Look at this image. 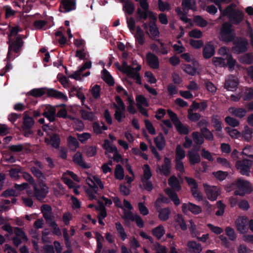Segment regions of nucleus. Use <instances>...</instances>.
Returning a JSON list of instances; mask_svg holds the SVG:
<instances>
[{"instance_id": "1", "label": "nucleus", "mask_w": 253, "mask_h": 253, "mask_svg": "<svg viewBox=\"0 0 253 253\" xmlns=\"http://www.w3.org/2000/svg\"><path fill=\"white\" fill-rule=\"evenodd\" d=\"M29 94L36 98L41 97L46 94L48 97L60 99L64 102H66L68 100V98L65 94L54 88L47 87L34 88L29 91Z\"/></svg>"}, {"instance_id": "2", "label": "nucleus", "mask_w": 253, "mask_h": 253, "mask_svg": "<svg viewBox=\"0 0 253 253\" xmlns=\"http://www.w3.org/2000/svg\"><path fill=\"white\" fill-rule=\"evenodd\" d=\"M167 112L177 131L181 135H187L189 133V126L186 125H183L176 114L172 110L169 109Z\"/></svg>"}, {"instance_id": "3", "label": "nucleus", "mask_w": 253, "mask_h": 253, "mask_svg": "<svg viewBox=\"0 0 253 253\" xmlns=\"http://www.w3.org/2000/svg\"><path fill=\"white\" fill-rule=\"evenodd\" d=\"M219 36L220 40L224 42H233L236 37V35L232 28L231 24L226 22L223 24Z\"/></svg>"}, {"instance_id": "4", "label": "nucleus", "mask_w": 253, "mask_h": 253, "mask_svg": "<svg viewBox=\"0 0 253 253\" xmlns=\"http://www.w3.org/2000/svg\"><path fill=\"white\" fill-rule=\"evenodd\" d=\"M236 185L237 189L234 191L235 195L243 196L246 193H250L252 191L250 182L247 180L239 179L236 181Z\"/></svg>"}, {"instance_id": "5", "label": "nucleus", "mask_w": 253, "mask_h": 253, "mask_svg": "<svg viewBox=\"0 0 253 253\" xmlns=\"http://www.w3.org/2000/svg\"><path fill=\"white\" fill-rule=\"evenodd\" d=\"M233 42V50L237 54L245 52L247 49V46L249 42L247 39L244 38H237L234 39Z\"/></svg>"}, {"instance_id": "6", "label": "nucleus", "mask_w": 253, "mask_h": 253, "mask_svg": "<svg viewBox=\"0 0 253 253\" xmlns=\"http://www.w3.org/2000/svg\"><path fill=\"white\" fill-rule=\"evenodd\" d=\"M22 39L23 36L19 35L16 37L15 40L13 39L8 40L7 42V44H8L9 50H12L16 53H19L24 44V41Z\"/></svg>"}, {"instance_id": "7", "label": "nucleus", "mask_w": 253, "mask_h": 253, "mask_svg": "<svg viewBox=\"0 0 253 253\" xmlns=\"http://www.w3.org/2000/svg\"><path fill=\"white\" fill-rule=\"evenodd\" d=\"M253 161L244 159L242 160L237 161L236 166L238 169L240 170L242 175H249L250 168L252 165Z\"/></svg>"}, {"instance_id": "8", "label": "nucleus", "mask_w": 253, "mask_h": 253, "mask_svg": "<svg viewBox=\"0 0 253 253\" xmlns=\"http://www.w3.org/2000/svg\"><path fill=\"white\" fill-rule=\"evenodd\" d=\"M40 188L37 187L35 184L34 186V195L38 200L45 198L48 192V187L43 181H40L39 183Z\"/></svg>"}, {"instance_id": "9", "label": "nucleus", "mask_w": 253, "mask_h": 253, "mask_svg": "<svg viewBox=\"0 0 253 253\" xmlns=\"http://www.w3.org/2000/svg\"><path fill=\"white\" fill-rule=\"evenodd\" d=\"M204 186L208 199L212 201L216 200L220 195L218 188L216 186H210L207 184H204Z\"/></svg>"}, {"instance_id": "10", "label": "nucleus", "mask_w": 253, "mask_h": 253, "mask_svg": "<svg viewBox=\"0 0 253 253\" xmlns=\"http://www.w3.org/2000/svg\"><path fill=\"white\" fill-rule=\"evenodd\" d=\"M203 56L206 59L211 58L215 54V47L211 42H207L203 48Z\"/></svg>"}, {"instance_id": "11", "label": "nucleus", "mask_w": 253, "mask_h": 253, "mask_svg": "<svg viewBox=\"0 0 253 253\" xmlns=\"http://www.w3.org/2000/svg\"><path fill=\"white\" fill-rule=\"evenodd\" d=\"M182 210L184 213L187 211H191L194 214H198L202 212V208L200 206H197L192 203H183L182 206Z\"/></svg>"}, {"instance_id": "12", "label": "nucleus", "mask_w": 253, "mask_h": 253, "mask_svg": "<svg viewBox=\"0 0 253 253\" xmlns=\"http://www.w3.org/2000/svg\"><path fill=\"white\" fill-rule=\"evenodd\" d=\"M104 147L106 150V154L108 155L109 159L107 164H104L102 165V169L104 173H106L108 172H111V168L108 166V165H111V159L109 154L111 153V142L105 140Z\"/></svg>"}, {"instance_id": "13", "label": "nucleus", "mask_w": 253, "mask_h": 253, "mask_svg": "<svg viewBox=\"0 0 253 253\" xmlns=\"http://www.w3.org/2000/svg\"><path fill=\"white\" fill-rule=\"evenodd\" d=\"M45 142L47 144L49 143L55 149H58L60 145L61 139L58 134L53 133L50 135L49 139L45 138Z\"/></svg>"}, {"instance_id": "14", "label": "nucleus", "mask_w": 253, "mask_h": 253, "mask_svg": "<svg viewBox=\"0 0 253 253\" xmlns=\"http://www.w3.org/2000/svg\"><path fill=\"white\" fill-rule=\"evenodd\" d=\"M171 161L169 158L165 157L164 164L162 165V168L159 167V170L162 175L167 177L170 174Z\"/></svg>"}, {"instance_id": "15", "label": "nucleus", "mask_w": 253, "mask_h": 253, "mask_svg": "<svg viewBox=\"0 0 253 253\" xmlns=\"http://www.w3.org/2000/svg\"><path fill=\"white\" fill-rule=\"evenodd\" d=\"M146 57L147 63L150 67L154 69L159 68V58L156 55L149 52L147 54Z\"/></svg>"}, {"instance_id": "16", "label": "nucleus", "mask_w": 253, "mask_h": 253, "mask_svg": "<svg viewBox=\"0 0 253 253\" xmlns=\"http://www.w3.org/2000/svg\"><path fill=\"white\" fill-rule=\"evenodd\" d=\"M76 0H62L61 5H62L65 12H69L75 10L76 7Z\"/></svg>"}, {"instance_id": "17", "label": "nucleus", "mask_w": 253, "mask_h": 253, "mask_svg": "<svg viewBox=\"0 0 253 253\" xmlns=\"http://www.w3.org/2000/svg\"><path fill=\"white\" fill-rule=\"evenodd\" d=\"M154 143L159 150H163L166 146V140L162 132H160L158 136L154 139Z\"/></svg>"}, {"instance_id": "18", "label": "nucleus", "mask_w": 253, "mask_h": 253, "mask_svg": "<svg viewBox=\"0 0 253 253\" xmlns=\"http://www.w3.org/2000/svg\"><path fill=\"white\" fill-rule=\"evenodd\" d=\"M191 166H195L201 162V157L199 153L189 151L187 155Z\"/></svg>"}, {"instance_id": "19", "label": "nucleus", "mask_w": 253, "mask_h": 253, "mask_svg": "<svg viewBox=\"0 0 253 253\" xmlns=\"http://www.w3.org/2000/svg\"><path fill=\"white\" fill-rule=\"evenodd\" d=\"M47 111H45L42 115L48 119L50 122H53L55 120L56 110L54 108L50 106L46 108Z\"/></svg>"}, {"instance_id": "20", "label": "nucleus", "mask_w": 253, "mask_h": 253, "mask_svg": "<svg viewBox=\"0 0 253 253\" xmlns=\"http://www.w3.org/2000/svg\"><path fill=\"white\" fill-rule=\"evenodd\" d=\"M149 31L152 38H157L159 37L160 32L156 23L154 21L149 22Z\"/></svg>"}, {"instance_id": "21", "label": "nucleus", "mask_w": 253, "mask_h": 253, "mask_svg": "<svg viewBox=\"0 0 253 253\" xmlns=\"http://www.w3.org/2000/svg\"><path fill=\"white\" fill-rule=\"evenodd\" d=\"M151 232L152 235L155 237L157 240H160L164 235L166 231L164 226L160 224L152 229Z\"/></svg>"}, {"instance_id": "22", "label": "nucleus", "mask_w": 253, "mask_h": 253, "mask_svg": "<svg viewBox=\"0 0 253 253\" xmlns=\"http://www.w3.org/2000/svg\"><path fill=\"white\" fill-rule=\"evenodd\" d=\"M211 122L215 130L217 131H221L222 129V122L217 115H213L211 117Z\"/></svg>"}, {"instance_id": "23", "label": "nucleus", "mask_w": 253, "mask_h": 253, "mask_svg": "<svg viewBox=\"0 0 253 253\" xmlns=\"http://www.w3.org/2000/svg\"><path fill=\"white\" fill-rule=\"evenodd\" d=\"M157 211L159 212L158 217L161 220L166 221L169 218L170 211L169 208H160Z\"/></svg>"}, {"instance_id": "24", "label": "nucleus", "mask_w": 253, "mask_h": 253, "mask_svg": "<svg viewBox=\"0 0 253 253\" xmlns=\"http://www.w3.org/2000/svg\"><path fill=\"white\" fill-rule=\"evenodd\" d=\"M188 247L195 253H200L202 251V245L195 241H189L187 243Z\"/></svg>"}, {"instance_id": "25", "label": "nucleus", "mask_w": 253, "mask_h": 253, "mask_svg": "<svg viewBox=\"0 0 253 253\" xmlns=\"http://www.w3.org/2000/svg\"><path fill=\"white\" fill-rule=\"evenodd\" d=\"M135 9V6L133 2L129 0H126L124 3L123 9L125 12L129 15L132 14Z\"/></svg>"}, {"instance_id": "26", "label": "nucleus", "mask_w": 253, "mask_h": 253, "mask_svg": "<svg viewBox=\"0 0 253 253\" xmlns=\"http://www.w3.org/2000/svg\"><path fill=\"white\" fill-rule=\"evenodd\" d=\"M73 160L75 163L77 164L82 167L84 168H87L83 160L82 155L80 152H78L74 155Z\"/></svg>"}, {"instance_id": "27", "label": "nucleus", "mask_w": 253, "mask_h": 253, "mask_svg": "<svg viewBox=\"0 0 253 253\" xmlns=\"http://www.w3.org/2000/svg\"><path fill=\"white\" fill-rule=\"evenodd\" d=\"M238 85V83L235 80H226L224 84V88L227 90L232 91L235 89Z\"/></svg>"}, {"instance_id": "28", "label": "nucleus", "mask_w": 253, "mask_h": 253, "mask_svg": "<svg viewBox=\"0 0 253 253\" xmlns=\"http://www.w3.org/2000/svg\"><path fill=\"white\" fill-rule=\"evenodd\" d=\"M192 109L188 110L187 118L191 122H197L201 118L199 113H194Z\"/></svg>"}, {"instance_id": "29", "label": "nucleus", "mask_w": 253, "mask_h": 253, "mask_svg": "<svg viewBox=\"0 0 253 253\" xmlns=\"http://www.w3.org/2000/svg\"><path fill=\"white\" fill-rule=\"evenodd\" d=\"M114 175L117 179L122 180L124 179L125 176L124 169L121 165L118 164L116 165Z\"/></svg>"}, {"instance_id": "30", "label": "nucleus", "mask_w": 253, "mask_h": 253, "mask_svg": "<svg viewBox=\"0 0 253 253\" xmlns=\"http://www.w3.org/2000/svg\"><path fill=\"white\" fill-rule=\"evenodd\" d=\"M35 124V121L32 117L25 115L23 119V130L25 128H31Z\"/></svg>"}, {"instance_id": "31", "label": "nucleus", "mask_w": 253, "mask_h": 253, "mask_svg": "<svg viewBox=\"0 0 253 253\" xmlns=\"http://www.w3.org/2000/svg\"><path fill=\"white\" fill-rule=\"evenodd\" d=\"M196 2L194 0H182V5L184 11H188L190 9H193Z\"/></svg>"}, {"instance_id": "32", "label": "nucleus", "mask_w": 253, "mask_h": 253, "mask_svg": "<svg viewBox=\"0 0 253 253\" xmlns=\"http://www.w3.org/2000/svg\"><path fill=\"white\" fill-rule=\"evenodd\" d=\"M30 170L32 174L40 181H42L45 179L43 173L38 168L36 167H32Z\"/></svg>"}, {"instance_id": "33", "label": "nucleus", "mask_w": 253, "mask_h": 253, "mask_svg": "<svg viewBox=\"0 0 253 253\" xmlns=\"http://www.w3.org/2000/svg\"><path fill=\"white\" fill-rule=\"evenodd\" d=\"M200 132L203 137L208 141H212L214 139V136L212 132L207 127L203 128L200 129Z\"/></svg>"}, {"instance_id": "34", "label": "nucleus", "mask_w": 253, "mask_h": 253, "mask_svg": "<svg viewBox=\"0 0 253 253\" xmlns=\"http://www.w3.org/2000/svg\"><path fill=\"white\" fill-rule=\"evenodd\" d=\"M232 110L231 112L233 115L240 118H243L247 113L246 110L242 108H230L229 110Z\"/></svg>"}, {"instance_id": "35", "label": "nucleus", "mask_w": 253, "mask_h": 253, "mask_svg": "<svg viewBox=\"0 0 253 253\" xmlns=\"http://www.w3.org/2000/svg\"><path fill=\"white\" fill-rule=\"evenodd\" d=\"M225 232L228 239L231 241H235L237 238V234L234 229L230 226H227Z\"/></svg>"}, {"instance_id": "36", "label": "nucleus", "mask_w": 253, "mask_h": 253, "mask_svg": "<svg viewBox=\"0 0 253 253\" xmlns=\"http://www.w3.org/2000/svg\"><path fill=\"white\" fill-rule=\"evenodd\" d=\"M116 228L119 236L123 241H125L127 238V235L122 224L117 222L116 223Z\"/></svg>"}, {"instance_id": "37", "label": "nucleus", "mask_w": 253, "mask_h": 253, "mask_svg": "<svg viewBox=\"0 0 253 253\" xmlns=\"http://www.w3.org/2000/svg\"><path fill=\"white\" fill-rule=\"evenodd\" d=\"M185 157V151L181 146L178 144L175 149V160H182Z\"/></svg>"}, {"instance_id": "38", "label": "nucleus", "mask_w": 253, "mask_h": 253, "mask_svg": "<svg viewBox=\"0 0 253 253\" xmlns=\"http://www.w3.org/2000/svg\"><path fill=\"white\" fill-rule=\"evenodd\" d=\"M152 177V173L150 168L148 164L144 165V174L141 177V181L150 180Z\"/></svg>"}, {"instance_id": "39", "label": "nucleus", "mask_w": 253, "mask_h": 253, "mask_svg": "<svg viewBox=\"0 0 253 253\" xmlns=\"http://www.w3.org/2000/svg\"><path fill=\"white\" fill-rule=\"evenodd\" d=\"M192 136L194 142L198 145H201L204 142V139L202 134L198 131H194L192 133Z\"/></svg>"}, {"instance_id": "40", "label": "nucleus", "mask_w": 253, "mask_h": 253, "mask_svg": "<svg viewBox=\"0 0 253 253\" xmlns=\"http://www.w3.org/2000/svg\"><path fill=\"white\" fill-rule=\"evenodd\" d=\"M162 202L165 204H169L170 202L169 199L165 197L162 194H160L159 197L156 200L155 203V207L157 210L158 211V209L161 208L160 205V203Z\"/></svg>"}, {"instance_id": "41", "label": "nucleus", "mask_w": 253, "mask_h": 253, "mask_svg": "<svg viewBox=\"0 0 253 253\" xmlns=\"http://www.w3.org/2000/svg\"><path fill=\"white\" fill-rule=\"evenodd\" d=\"M113 152H115V153L113 155V157H112V159H113V160L117 163L121 162L123 164L124 163V160L123 159L121 155L118 153L117 152L116 147L112 145V153Z\"/></svg>"}, {"instance_id": "42", "label": "nucleus", "mask_w": 253, "mask_h": 253, "mask_svg": "<svg viewBox=\"0 0 253 253\" xmlns=\"http://www.w3.org/2000/svg\"><path fill=\"white\" fill-rule=\"evenodd\" d=\"M169 185L173 188L180 189V186L179 183L178 179L174 176H171L168 180Z\"/></svg>"}, {"instance_id": "43", "label": "nucleus", "mask_w": 253, "mask_h": 253, "mask_svg": "<svg viewBox=\"0 0 253 253\" xmlns=\"http://www.w3.org/2000/svg\"><path fill=\"white\" fill-rule=\"evenodd\" d=\"M175 221L180 226V227L182 231H185L187 230V225L181 214H177L176 217L175 218Z\"/></svg>"}, {"instance_id": "44", "label": "nucleus", "mask_w": 253, "mask_h": 253, "mask_svg": "<svg viewBox=\"0 0 253 253\" xmlns=\"http://www.w3.org/2000/svg\"><path fill=\"white\" fill-rule=\"evenodd\" d=\"M181 69L187 74L194 76L196 72V69L190 64H182Z\"/></svg>"}, {"instance_id": "45", "label": "nucleus", "mask_w": 253, "mask_h": 253, "mask_svg": "<svg viewBox=\"0 0 253 253\" xmlns=\"http://www.w3.org/2000/svg\"><path fill=\"white\" fill-rule=\"evenodd\" d=\"M101 78L109 86H111V74L105 68H103L101 71Z\"/></svg>"}, {"instance_id": "46", "label": "nucleus", "mask_w": 253, "mask_h": 253, "mask_svg": "<svg viewBox=\"0 0 253 253\" xmlns=\"http://www.w3.org/2000/svg\"><path fill=\"white\" fill-rule=\"evenodd\" d=\"M148 10L145 11L139 7L138 8L136 11L137 20L139 21L141 19L146 20L148 18Z\"/></svg>"}, {"instance_id": "47", "label": "nucleus", "mask_w": 253, "mask_h": 253, "mask_svg": "<svg viewBox=\"0 0 253 253\" xmlns=\"http://www.w3.org/2000/svg\"><path fill=\"white\" fill-rule=\"evenodd\" d=\"M193 19L196 25L199 27H205L208 25L207 21L200 15L195 16Z\"/></svg>"}, {"instance_id": "48", "label": "nucleus", "mask_w": 253, "mask_h": 253, "mask_svg": "<svg viewBox=\"0 0 253 253\" xmlns=\"http://www.w3.org/2000/svg\"><path fill=\"white\" fill-rule=\"evenodd\" d=\"M136 101L137 102V105H143L145 107H148L149 106V103L146 98L143 95H138L136 97Z\"/></svg>"}, {"instance_id": "49", "label": "nucleus", "mask_w": 253, "mask_h": 253, "mask_svg": "<svg viewBox=\"0 0 253 253\" xmlns=\"http://www.w3.org/2000/svg\"><path fill=\"white\" fill-rule=\"evenodd\" d=\"M16 237H18L22 239L24 242H27L28 238L24 231L19 227H16L14 230Z\"/></svg>"}, {"instance_id": "50", "label": "nucleus", "mask_w": 253, "mask_h": 253, "mask_svg": "<svg viewBox=\"0 0 253 253\" xmlns=\"http://www.w3.org/2000/svg\"><path fill=\"white\" fill-rule=\"evenodd\" d=\"M224 120L228 125L233 127L238 126L240 124L238 120L230 116L226 117Z\"/></svg>"}, {"instance_id": "51", "label": "nucleus", "mask_w": 253, "mask_h": 253, "mask_svg": "<svg viewBox=\"0 0 253 253\" xmlns=\"http://www.w3.org/2000/svg\"><path fill=\"white\" fill-rule=\"evenodd\" d=\"M82 118L85 120L92 121L94 118V115L92 112H89L85 110H81L80 111Z\"/></svg>"}, {"instance_id": "52", "label": "nucleus", "mask_w": 253, "mask_h": 253, "mask_svg": "<svg viewBox=\"0 0 253 253\" xmlns=\"http://www.w3.org/2000/svg\"><path fill=\"white\" fill-rule=\"evenodd\" d=\"M226 59L227 60L226 66H228L229 70H232L235 65L236 60L233 59L232 55L230 54H226Z\"/></svg>"}, {"instance_id": "53", "label": "nucleus", "mask_w": 253, "mask_h": 253, "mask_svg": "<svg viewBox=\"0 0 253 253\" xmlns=\"http://www.w3.org/2000/svg\"><path fill=\"white\" fill-rule=\"evenodd\" d=\"M72 90L73 91H76V96L81 100L83 105L85 99V97L84 93L81 91V88L75 86H72Z\"/></svg>"}, {"instance_id": "54", "label": "nucleus", "mask_w": 253, "mask_h": 253, "mask_svg": "<svg viewBox=\"0 0 253 253\" xmlns=\"http://www.w3.org/2000/svg\"><path fill=\"white\" fill-rule=\"evenodd\" d=\"M158 7L161 11H169L170 9V4L167 1L164 2L162 0H158Z\"/></svg>"}, {"instance_id": "55", "label": "nucleus", "mask_w": 253, "mask_h": 253, "mask_svg": "<svg viewBox=\"0 0 253 253\" xmlns=\"http://www.w3.org/2000/svg\"><path fill=\"white\" fill-rule=\"evenodd\" d=\"M213 64L216 66L225 67L226 66L225 60L222 57H214L212 59Z\"/></svg>"}, {"instance_id": "56", "label": "nucleus", "mask_w": 253, "mask_h": 253, "mask_svg": "<svg viewBox=\"0 0 253 253\" xmlns=\"http://www.w3.org/2000/svg\"><path fill=\"white\" fill-rule=\"evenodd\" d=\"M114 116L115 119L119 123L122 121V119L126 117L125 110H123L122 109H116Z\"/></svg>"}, {"instance_id": "57", "label": "nucleus", "mask_w": 253, "mask_h": 253, "mask_svg": "<svg viewBox=\"0 0 253 253\" xmlns=\"http://www.w3.org/2000/svg\"><path fill=\"white\" fill-rule=\"evenodd\" d=\"M49 226L52 229V232L53 234L57 236H60L61 235V230L55 221L50 222V223L49 224Z\"/></svg>"}, {"instance_id": "58", "label": "nucleus", "mask_w": 253, "mask_h": 253, "mask_svg": "<svg viewBox=\"0 0 253 253\" xmlns=\"http://www.w3.org/2000/svg\"><path fill=\"white\" fill-rule=\"evenodd\" d=\"M243 98L245 101H250L253 98V88H247L244 92Z\"/></svg>"}, {"instance_id": "59", "label": "nucleus", "mask_w": 253, "mask_h": 253, "mask_svg": "<svg viewBox=\"0 0 253 253\" xmlns=\"http://www.w3.org/2000/svg\"><path fill=\"white\" fill-rule=\"evenodd\" d=\"M213 174L216 179L220 181H222L226 178L228 173L227 172L218 170L216 172H213Z\"/></svg>"}, {"instance_id": "60", "label": "nucleus", "mask_w": 253, "mask_h": 253, "mask_svg": "<svg viewBox=\"0 0 253 253\" xmlns=\"http://www.w3.org/2000/svg\"><path fill=\"white\" fill-rule=\"evenodd\" d=\"M253 133L252 129L249 126H246L245 127V129L243 131V137L247 140L249 141L252 138Z\"/></svg>"}, {"instance_id": "61", "label": "nucleus", "mask_w": 253, "mask_h": 253, "mask_svg": "<svg viewBox=\"0 0 253 253\" xmlns=\"http://www.w3.org/2000/svg\"><path fill=\"white\" fill-rule=\"evenodd\" d=\"M190 45L195 49H199L204 46V42L202 40H195L191 39L190 40Z\"/></svg>"}, {"instance_id": "62", "label": "nucleus", "mask_w": 253, "mask_h": 253, "mask_svg": "<svg viewBox=\"0 0 253 253\" xmlns=\"http://www.w3.org/2000/svg\"><path fill=\"white\" fill-rule=\"evenodd\" d=\"M189 36L191 38L200 39L202 37L203 33L201 30L194 29L189 32Z\"/></svg>"}, {"instance_id": "63", "label": "nucleus", "mask_w": 253, "mask_h": 253, "mask_svg": "<svg viewBox=\"0 0 253 253\" xmlns=\"http://www.w3.org/2000/svg\"><path fill=\"white\" fill-rule=\"evenodd\" d=\"M90 137V134L87 132L77 134L78 139L82 143H84Z\"/></svg>"}, {"instance_id": "64", "label": "nucleus", "mask_w": 253, "mask_h": 253, "mask_svg": "<svg viewBox=\"0 0 253 253\" xmlns=\"http://www.w3.org/2000/svg\"><path fill=\"white\" fill-rule=\"evenodd\" d=\"M47 23L46 21L42 20H36L33 23V26L37 30L42 29Z\"/></svg>"}]
</instances>
